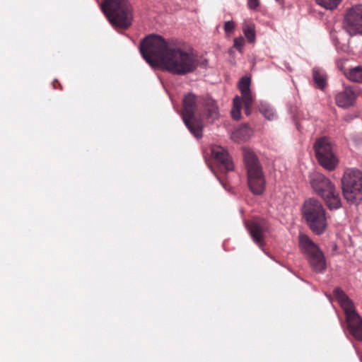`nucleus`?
<instances>
[{"label":"nucleus","instance_id":"1","mask_svg":"<svg viewBox=\"0 0 362 362\" xmlns=\"http://www.w3.org/2000/svg\"><path fill=\"white\" fill-rule=\"evenodd\" d=\"M140 52L152 67L183 76L195 71L199 61L191 52L177 46L175 40L166 41L158 35L146 37L140 44Z\"/></svg>","mask_w":362,"mask_h":362},{"label":"nucleus","instance_id":"2","mask_svg":"<svg viewBox=\"0 0 362 362\" xmlns=\"http://www.w3.org/2000/svg\"><path fill=\"white\" fill-rule=\"evenodd\" d=\"M302 214L306 224L314 234L320 235L327 230L328 222L326 210L319 200L315 198L306 199L302 207Z\"/></svg>","mask_w":362,"mask_h":362},{"label":"nucleus","instance_id":"3","mask_svg":"<svg viewBox=\"0 0 362 362\" xmlns=\"http://www.w3.org/2000/svg\"><path fill=\"white\" fill-rule=\"evenodd\" d=\"M243 158L249 189L255 195L262 194L265 189L266 180L259 160L251 149L246 148H243Z\"/></svg>","mask_w":362,"mask_h":362},{"label":"nucleus","instance_id":"4","mask_svg":"<svg viewBox=\"0 0 362 362\" xmlns=\"http://www.w3.org/2000/svg\"><path fill=\"white\" fill-rule=\"evenodd\" d=\"M310 183L314 191L325 200L329 210L341 207V199L334 185L323 174L315 172L310 175Z\"/></svg>","mask_w":362,"mask_h":362},{"label":"nucleus","instance_id":"5","mask_svg":"<svg viewBox=\"0 0 362 362\" xmlns=\"http://www.w3.org/2000/svg\"><path fill=\"white\" fill-rule=\"evenodd\" d=\"M102 10L115 28H127L132 23V15L127 0H105Z\"/></svg>","mask_w":362,"mask_h":362},{"label":"nucleus","instance_id":"6","mask_svg":"<svg viewBox=\"0 0 362 362\" xmlns=\"http://www.w3.org/2000/svg\"><path fill=\"white\" fill-rule=\"evenodd\" d=\"M197 97L192 93H188L184 95L182 99V118L190 132L196 138L199 139L203 136L202 119L195 115L197 111Z\"/></svg>","mask_w":362,"mask_h":362},{"label":"nucleus","instance_id":"7","mask_svg":"<svg viewBox=\"0 0 362 362\" xmlns=\"http://www.w3.org/2000/svg\"><path fill=\"white\" fill-rule=\"evenodd\" d=\"M298 239L299 250L312 269L317 273H323L327 266L323 252L308 235L300 233Z\"/></svg>","mask_w":362,"mask_h":362},{"label":"nucleus","instance_id":"8","mask_svg":"<svg viewBox=\"0 0 362 362\" xmlns=\"http://www.w3.org/2000/svg\"><path fill=\"white\" fill-rule=\"evenodd\" d=\"M342 192L344 199L354 203L361 199L362 191V173L356 168L345 170L341 179Z\"/></svg>","mask_w":362,"mask_h":362},{"label":"nucleus","instance_id":"9","mask_svg":"<svg viewBox=\"0 0 362 362\" xmlns=\"http://www.w3.org/2000/svg\"><path fill=\"white\" fill-rule=\"evenodd\" d=\"M313 147L316 158L320 165L329 171L335 169L339 160L330 139L326 136L318 138L316 139Z\"/></svg>","mask_w":362,"mask_h":362},{"label":"nucleus","instance_id":"10","mask_svg":"<svg viewBox=\"0 0 362 362\" xmlns=\"http://www.w3.org/2000/svg\"><path fill=\"white\" fill-rule=\"evenodd\" d=\"M343 28L351 36L362 35V4L354 5L347 10Z\"/></svg>","mask_w":362,"mask_h":362},{"label":"nucleus","instance_id":"11","mask_svg":"<svg viewBox=\"0 0 362 362\" xmlns=\"http://www.w3.org/2000/svg\"><path fill=\"white\" fill-rule=\"evenodd\" d=\"M252 240L260 245L264 240L265 234L269 231L270 226L264 218H255L250 223L245 222Z\"/></svg>","mask_w":362,"mask_h":362},{"label":"nucleus","instance_id":"12","mask_svg":"<svg viewBox=\"0 0 362 362\" xmlns=\"http://www.w3.org/2000/svg\"><path fill=\"white\" fill-rule=\"evenodd\" d=\"M211 154L221 171L226 173L233 170V164L226 149L220 146H213Z\"/></svg>","mask_w":362,"mask_h":362},{"label":"nucleus","instance_id":"13","mask_svg":"<svg viewBox=\"0 0 362 362\" xmlns=\"http://www.w3.org/2000/svg\"><path fill=\"white\" fill-rule=\"evenodd\" d=\"M358 94L357 88L345 87L342 91L335 95L336 103L340 107H349L354 105Z\"/></svg>","mask_w":362,"mask_h":362},{"label":"nucleus","instance_id":"14","mask_svg":"<svg viewBox=\"0 0 362 362\" xmlns=\"http://www.w3.org/2000/svg\"><path fill=\"white\" fill-rule=\"evenodd\" d=\"M333 293L341 308L344 310L346 318L348 316L358 313L355 308L353 301L349 298V297L344 293L343 290H341L340 288H336L334 290Z\"/></svg>","mask_w":362,"mask_h":362},{"label":"nucleus","instance_id":"15","mask_svg":"<svg viewBox=\"0 0 362 362\" xmlns=\"http://www.w3.org/2000/svg\"><path fill=\"white\" fill-rule=\"evenodd\" d=\"M203 114L209 123L214 122L219 117V110L216 102L210 96L203 100Z\"/></svg>","mask_w":362,"mask_h":362},{"label":"nucleus","instance_id":"16","mask_svg":"<svg viewBox=\"0 0 362 362\" xmlns=\"http://www.w3.org/2000/svg\"><path fill=\"white\" fill-rule=\"evenodd\" d=\"M351 334L357 340L362 341V318L358 313L346 318Z\"/></svg>","mask_w":362,"mask_h":362},{"label":"nucleus","instance_id":"17","mask_svg":"<svg viewBox=\"0 0 362 362\" xmlns=\"http://www.w3.org/2000/svg\"><path fill=\"white\" fill-rule=\"evenodd\" d=\"M252 135V129L246 124H243L232 132L231 139L235 142L247 141Z\"/></svg>","mask_w":362,"mask_h":362},{"label":"nucleus","instance_id":"18","mask_svg":"<svg viewBox=\"0 0 362 362\" xmlns=\"http://www.w3.org/2000/svg\"><path fill=\"white\" fill-rule=\"evenodd\" d=\"M251 79L250 77L243 76L238 83V88L241 93V100L253 98L250 90Z\"/></svg>","mask_w":362,"mask_h":362},{"label":"nucleus","instance_id":"19","mask_svg":"<svg viewBox=\"0 0 362 362\" xmlns=\"http://www.w3.org/2000/svg\"><path fill=\"white\" fill-rule=\"evenodd\" d=\"M243 32L248 42H254L256 39L255 25L252 21H245L243 24Z\"/></svg>","mask_w":362,"mask_h":362},{"label":"nucleus","instance_id":"20","mask_svg":"<svg viewBox=\"0 0 362 362\" xmlns=\"http://www.w3.org/2000/svg\"><path fill=\"white\" fill-rule=\"evenodd\" d=\"M313 76L317 87L323 89L326 86L327 81V76L324 71L318 68H314L313 69Z\"/></svg>","mask_w":362,"mask_h":362},{"label":"nucleus","instance_id":"21","mask_svg":"<svg viewBox=\"0 0 362 362\" xmlns=\"http://www.w3.org/2000/svg\"><path fill=\"white\" fill-rule=\"evenodd\" d=\"M344 74L351 81L362 83V66H357L350 69L348 71H344Z\"/></svg>","mask_w":362,"mask_h":362},{"label":"nucleus","instance_id":"22","mask_svg":"<svg viewBox=\"0 0 362 362\" xmlns=\"http://www.w3.org/2000/svg\"><path fill=\"white\" fill-rule=\"evenodd\" d=\"M259 112L269 120L274 119L276 117L273 108L266 102H261L259 105Z\"/></svg>","mask_w":362,"mask_h":362},{"label":"nucleus","instance_id":"23","mask_svg":"<svg viewBox=\"0 0 362 362\" xmlns=\"http://www.w3.org/2000/svg\"><path fill=\"white\" fill-rule=\"evenodd\" d=\"M241 99L239 96L233 98V107L231 110V116L233 119L238 120L241 117Z\"/></svg>","mask_w":362,"mask_h":362},{"label":"nucleus","instance_id":"24","mask_svg":"<svg viewBox=\"0 0 362 362\" xmlns=\"http://www.w3.org/2000/svg\"><path fill=\"white\" fill-rule=\"evenodd\" d=\"M317 4L325 9L332 10L337 7L341 0H315Z\"/></svg>","mask_w":362,"mask_h":362},{"label":"nucleus","instance_id":"25","mask_svg":"<svg viewBox=\"0 0 362 362\" xmlns=\"http://www.w3.org/2000/svg\"><path fill=\"white\" fill-rule=\"evenodd\" d=\"M244 45L245 40L242 36L234 38L233 47L238 49L240 52H243Z\"/></svg>","mask_w":362,"mask_h":362},{"label":"nucleus","instance_id":"26","mask_svg":"<svg viewBox=\"0 0 362 362\" xmlns=\"http://www.w3.org/2000/svg\"><path fill=\"white\" fill-rule=\"evenodd\" d=\"M235 28V24L233 21H228L224 23L223 29L227 35L233 33Z\"/></svg>","mask_w":362,"mask_h":362},{"label":"nucleus","instance_id":"27","mask_svg":"<svg viewBox=\"0 0 362 362\" xmlns=\"http://www.w3.org/2000/svg\"><path fill=\"white\" fill-rule=\"evenodd\" d=\"M245 106V112L249 115L251 112V107L253 103V98H247L242 100Z\"/></svg>","mask_w":362,"mask_h":362},{"label":"nucleus","instance_id":"28","mask_svg":"<svg viewBox=\"0 0 362 362\" xmlns=\"http://www.w3.org/2000/svg\"><path fill=\"white\" fill-rule=\"evenodd\" d=\"M259 5V0H247V6L252 9H256Z\"/></svg>","mask_w":362,"mask_h":362},{"label":"nucleus","instance_id":"29","mask_svg":"<svg viewBox=\"0 0 362 362\" xmlns=\"http://www.w3.org/2000/svg\"><path fill=\"white\" fill-rule=\"evenodd\" d=\"M221 184L223 186V188L227 189L226 186L221 181Z\"/></svg>","mask_w":362,"mask_h":362}]
</instances>
